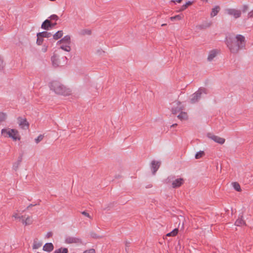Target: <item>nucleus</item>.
Instances as JSON below:
<instances>
[{"instance_id": "nucleus-1", "label": "nucleus", "mask_w": 253, "mask_h": 253, "mask_svg": "<svg viewBox=\"0 0 253 253\" xmlns=\"http://www.w3.org/2000/svg\"><path fill=\"white\" fill-rule=\"evenodd\" d=\"M225 42L230 51L232 53H237L246 46L245 37L242 35H237L235 37L231 35L226 36Z\"/></svg>"}, {"instance_id": "nucleus-2", "label": "nucleus", "mask_w": 253, "mask_h": 253, "mask_svg": "<svg viewBox=\"0 0 253 253\" xmlns=\"http://www.w3.org/2000/svg\"><path fill=\"white\" fill-rule=\"evenodd\" d=\"M49 87L51 90L58 94L66 96L70 94L71 90L67 88L60 82L54 81L50 83Z\"/></svg>"}, {"instance_id": "nucleus-3", "label": "nucleus", "mask_w": 253, "mask_h": 253, "mask_svg": "<svg viewBox=\"0 0 253 253\" xmlns=\"http://www.w3.org/2000/svg\"><path fill=\"white\" fill-rule=\"evenodd\" d=\"M207 94V90L204 87H200L193 93L190 98V102L195 104L199 102L202 98H205Z\"/></svg>"}, {"instance_id": "nucleus-4", "label": "nucleus", "mask_w": 253, "mask_h": 253, "mask_svg": "<svg viewBox=\"0 0 253 253\" xmlns=\"http://www.w3.org/2000/svg\"><path fill=\"white\" fill-rule=\"evenodd\" d=\"M1 133L4 137L8 136L14 141L20 140L18 132L15 129L3 128L1 129Z\"/></svg>"}, {"instance_id": "nucleus-5", "label": "nucleus", "mask_w": 253, "mask_h": 253, "mask_svg": "<svg viewBox=\"0 0 253 253\" xmlns=\"http://www.w3.org/2000/svg\"><path fill=\"white\" fill-rule=\"evenodd\" d=\"M168 182H171L172 187L174 188L180 186L183 182V179L181 178L175 179L173 176H169L167 179Z\"/></svg>"}, {"instance_id": "nucleus-6", "label": "nucleus", "mask_w": 253, "mask_h": 253, "mask_svg": "<svg viewBox=\"0 0 253 253\" xmlns=\"http://www.w3.org/2000/svg\"><path fill=\"white\" fill-rule=\"evenodd\" d=\"M225 12L227 14L233 17L235 19L240 18L242 15V12L240 10L232 8H226Z\"/></svg>"}, {"instance_id": "nucleus-7", "label": "nucleus", "mask_w": 253, "mask_h": 253, "mask_svg": "<svg viewBox=\"0 0 253 253\" xmlns=\"http://www.w3.org/2000/svg\"><path fill=\"white\" fill-rule=\"evenodd\" d=\"M207 136L215 142L220 144H223L225 141L224 138L215 135L211 133H208L207 134Z\"/></svg>"}, {"instance_id": "nucleus-8", "label": "nucleus", "mask_w": 253, "mask_h": 253, "mask_svg": "<svg viewBox=\"0 0 253 253\" xmlns=\"http://www.w3.org/2000/svg\"><path fill=\"white\" fill-rule=\"evenodd\" d=\"M183 109V107L181 103L179 101H176L173 102L172 107L171 111L172 114H175L177 113L181 112Z\"/></svg>"}, {"instance_id": "nucleus-9", "label": "nucleus", "mask_w": 253, "mask_h": 253, "mask_svg": "<svg viewBox=\"0 0 253 253\" xmlns=\"http://www.w3.org/2000/svg\"><path fill=\"white\" fill-rule=\"evenodd\" d=\"M65 243L66 244H81L82 243V240L77 237L67 236L65 239Z\"/></svg>"}, {"instance_id": "nucleus-10", "label": "nucleus", "mask_w": 253, "mask_h": 253, "mask_svg": "<svg viewBox=\"0 0 253 253\" xmlns=\"http://www.w3.org/2000/svg\"><path fill=\"white\" fill-rule=\"evenodd\" d=\"M160 165L161 162L160 161H156L155 160H153L151 162V169L153 175L155 174V173L160 168Z\"/></svg>"}, {"instance_id": "nucleus-11", "label": "nucleus", "mask_w": 253, "mask_h": 253, "mask_svg": "<svg viewBox=\"0 0 253 253\" xmlns=\"http://www.w3.org/2000/svg\"><path fill=\"white\" fill-rule=\"evenodd\" d=\"M51 22L49 19H46L44 20L42 25L41 28L45 30H48L51 29Z\"/></svg>"}, {"instance_id": "nucleus-12", "label": "nucleus", "mask_w": 253, "mask_h": 253, "mask_svg": "<svg viewBox=\"0 0 253 253\" xmlns=\"http://www.w3.org/2000/svg\"><path fill=\"white\" fill-rule=\"evenodd\" d=\"M18 119L20 121L19 125L22 128L25 129L28 127L29 124L26 119H23L21 117H19Z\"/></svg>"}, {"instance_id": "nucleus-13", "label": "nucleus", "mask_w": 253, "mask_h": 253, "mask_svg": "<svg viewBox=\"0 0 253 253\" xmlns=\"http://www.w3.org/2000/svg\"><path fill=\"white\" fill-rule=\"evenodd\" d=\"M70 36L69 35H66L60 40L58 41L57 42V44H58L62 43H64L65 44H70Z\"/></svg>"}, {"instance_id": "nucleus-14", "label": "nucleus", "mask_w": 253, "mask_h": 253, "mask_svg": "<svg viewBox=\"0 0 253 253\" xmlns=\"http://www.w3.org/2000/svg\"><path fill=\"white\" fill-rule=\"evenodd\" d=\"M54 249V246L51 243H46L43 247V250L47 252H51Z\"/></svg>"}, {"instance_id": "nucleus-15", "label": "nucleus", "mask_w": 253, "mask_h": 253, "mask_svg": "<svg viewBox=\"0 0 253 253\" xmlns=\"http://www.w3.org/2000/svg\"><path fill=\"white\" fill-rule=\"evenodd\" d=\"M51 60L52 63L54 67H57L59 66V59L57 55H54L51 58Z\"/></svg>"}, {"instance_id": "nucleus-16", "label": "nucleus", "mask_w": 253, "mask_h": 253, "mask_svg": "<svg viewBox=\"0 0 253 253\" xmlns=\"http://www.w3.org/2000/svg\"><path fill=\"white\" fill-rule=\"evenodd\" d=\"M220 10V7L219 6H215L213 8H212L211 11V12L210 15L211 17H213L216 16L217 13L219 12Z\"/></svg>"}, {"instance_id": "nucleus-17", "label": "nucleus", "mask_w": 253, "mask_h": 253, "mask_svg": "<svg viewBox=\"0 0 253 253\" xmlns=\"http://www.w3.org/2000/svg\"><path fill=\"white\" fill-rule=\"evenodd\" d=\"M217 52L215 50H212L209 52L208 60L211 61L216 55Z\"/></svg>"}, {"instance_id": "nucleus-18", "label": "nucleus", "mask_w": 253, "mask_h": 253, "mask_svg": "<svg viewBox=\"0 0 253 253\" xmlns=\"http://www.w3.org/2000/svg\"><path fill=\"white\" fill-rule=\"evenodd\" d=\"M243 216L241 215L240 217H239V218L236 220L235 225L237 226H240L243 225H245V222L243 219Z\"/></svg>"}, {"instance_id": "nucleus-19", "label": "nucleus", "mask_w": 253, "mask_h": 253, "mask_svg": "<svg viewBox=\"0 0 253 253\" xmlns=\"http://www.w3.org/2000/svg\"><path fill=\"white\" fill-rule=\"evenodd\" d=\"M33 220L32 216H28L26 219H22V223L25 225H30L33 223Z\"/></svg>"}, {"instance_id": "nucleus-20", "label": "nucleus", "mask_w": 253, "mask_h": 253, "mask_svg": "<svg viewBox=\"0 0 253 253\" xmlns=\"http://www.w3.org/2000/svg\"><path fill=\"white\" fill-rule=\"evenodd\" d=\"M63 35V31H58L56 33H55L54 35H53V38L55 40H57L61 38Z\"/></svg>"}, {"instance_id": "nucleus-21", "label": "nucleus", "mask_w": 253, "mask_h": 253, "mask_svg": "<svg viewBox=\"0 0 253 253\" xmlns=\"http://www.w3.org/2000/svg\"><path fill=\"white\" fill-rule=\"evenodd\" d=\"M38 35L43 38H49L52 36V34L47 31H43L38 33Z\"/></svg>"}, {"instance_id": "nucleus-22", "label": "nucleus", "mask_w": 253, "mask_h": 253, "mask_svg": "<svg viewBox=\"0 0 253 253\" xmlns=\"http://www.w3.org/2000/svg\"><path fill=\"white\" fill-rule=\"evenodd\" d=\"M21 161H22V156H20L18 158L17 161L16 162L14 163L13 165L12 168L14 170H17Z\"/></svg>"}, {"instance_id": "nucleus-23", "label": "nucleus", "mask_w": 253, "mask_h": 253, "mask_svg": "<svg viewBox=\"0 0 253 253\" xmlns=\"http://www.w3.org/2000/svg\"><path fill=\"white\" fill-rule=\"evenodd\" d=\"M177 118L181 121L186 120L188 118L187 114L186 112L181 111L177 116Z\"/></svg>"}, {"instance_id": "nucleus-24", "label": "nucleus", "mask_w": 253, "mask_h": 253, "mask_svg": "<svg viewBox=\"0 0 253 253\" xmlns=\"http://www.w3.org/2000/svg\"><path fill=\"white\" fill-rule=\"evenodd\" d=\"M193 1H188L187 2H186L185 4H184L183 5H182L180 9H179V11H183L184 10H185L189 5L192 4L193 3Z\"/></svg>"}, {"instance_id": "nucleus-25", "label": "nucleus", "mask_w": 253, "mask_h": 253, "mask_svg": "<svg viewBox=\"0 0 253 253\" xmlns=\"http://www.w3.org/2000/svg\"><path fill=\"white\" fill-rule=\"evenodd\" d=\"M69 45L67 44H63L60 46V48L64 51L69 52L71 50V47Z\"/></svg>"}, {"instance_id": "nucleus-26", "label": "nucleus", "mask_w": 253, "mask_h": 253, "mask_svg": "<svg viewBox=\"0 0 253 253\" xmlns=\"http://www.w3.org/2000/svg\"><path fill=\"white\" fill-rule=\"evenodd\" d=\"M211 22H206L205 23H203L202 25H201L199 26V28L201 29H205L208 27H210L211 25Z\"/></svg>"}, {"instance_id": "nucleus-27", "label": "nucleus", "mask_w": 253, "mask_h": 253, "mask_svg": "<svg viewBox=\"0 0 253 253\" xmlns=\"http://www.w3.org/2000/svg\"><path fill=\"white\" fill-rule=\"evenodd\" d=\"M178 230L177 228L174 229L172 231L168 233L166 235L167 236H175L178 233Z\"/></svg>"}, {"instance_id": "nucleus-28", "label": "nucleus", "mask_w": 253, "mask_h": 253, "mask_svg": "<svg viewBox=\"0 0 253 253\" xmlns=\"http://www.w3.org/2000/svg\"><path fill=\"white\" fill-rule=\"evenodd\" d=\"M233 186L235 190L237 191H240L241 190L240 185L237 182H233L232 183Z\"/></svg>"}, {"instance_id": "nucleus-29", "label": "nucleus", "mask_w": 253, "mask_h": 253, "mask_svg": "<svg viewBox=\"0 0 253 253\" xmlns=\"http://www.w3.org/2000/svg\"><path fill=\"white\" fill-rule=\"evenodd\" d=\"M204 155V152L203 151H200L198 152L195 156V157L196 159H199L202 157V156Z\"/></svg>"}, {"instance_id": "nucleus-30", "label": "nucleus", "mask_w": 253, "mask_h": 253, "mask_svg": "<svg viewBox=\"0 0 253 253\" xmlns=\"http://www.w3.org/2000/svg\"><path fill=\"white\" fill-rule=\"evenodd\" d=\"M7 117L6 114L3 112H0V122L4 121Z\"/></svg>"}, {"instance_id": "nucleus-31", "label": "nucleus", "mask_w": 253, "mask_h": 253, "mask_svg": "<svg viewBox=\"0 0 253 253\" xmlns=\"http://www.w3.org/2000/svg\"><path fill=\"white\" fill-rule=\"evenodd\" d=\"M56 250L59 253H68V250L67 248H60Z\"/></svg>"}, {"instance_id": "nucleus-32", "label": "nucleus", "mask_w": 253, "mask_h": 253, "mask_svg": "<svg viewBox=\"0 0 253 253\" xmlns=\"http://www.w3.org/2000/svg\"><path fill=\"white\" fill-rule=\"evenodd\" d=\"M80 34L84 35H90L91 31L88 29H84L80 31Z\"/></svg>"}, {"instance_id": "nucleus-33", "label": "nucleus", "mask_w": 253, "mask_h": 253, "mask_svg": "<svg viewBox=\"0 0 253 253\" xmlns=\"http://www.w3.org/2000/svg\"><path fill=\"white\" fill-rule=\"evenodd\" d=\"M37 36L38 37L37 40V43L38 45H41L43 41V38L42 37L39 36L38 33H37Z\"/></svg>"}, {"instance_id": "nucleus-34", "label": "nucleus", "mask_w": 253, "mask_h": 253, "mask_svg": "<svg viewBox=\"0 0 253 253\" xmlns=\"http://www.w3.org/2000/svg\"><path fill=\"white\" fill-rule=\"evenodd\" d=\"M51 20L57 21L59 19L58 16L56 14H52L48 17Z\"/></svg>"}, {"instance_id": "nucleus-35", "label": "nucleus", "mask_w": 253, "mask_h": 253, "mask_svg": "<svg viewBox=\"0 0 253 253\" xmlns=\"http://www.w3.org/2000/svg\"><path fill=\"white\" fill-rule=\"evenodd\" d=\"M43 138V135L40 134L37 138L35 139V142L38 144L41 141Z\"/></svg>"}, {"instance_id": "nucleus-36", "label": "nucleus", "mask_w": 253, "mask_h": 253, "mask_svg": "<svg viewBox=\"0 0 253 253\" xmlns=\"http://www.w3.org/2000/svg\"><path fill=\"white\" fill-rule=\"evenodd\" d=\"M171 20H181L182 18V16L180 15H177L173 17H171Z\"/></svg>"}, {"instance_id": "nucleus-37", "label": "nucleus", "mask_w": 253, "mask_h": 253, "mask_svg": "<svg viewBox=\"0 0 253 253\" xmlns=\"http://www.w3.org/2000/svg\"><path fill=\"white\" fill-rule=\"evenodd\" d=\"M41 245H42V243H34V245H33V248L35 249H38Z\"/></svg>"}, {"instance_id": "nucleus-38", "label": "nucleus", "mask_w": 253, "mask_h": 253, "mask_svg": "<svg viewBox=\"0 0 253 253\" xmlns=\"http://www.w3.org/2000/svg\"><path fill=\"white\" fill-rule=\"evenodd\" d=\"M83 253H95V251L93 249H90L85 251Z\"/></svg>"}, {"instance_id": "nucleus-39", "label": "nucleus", "mask_w": 253, "mask_h": 253, "mask_svg": "<svg viewBox=\"0 0 253 253\" xmlns=\"http://www.w3.org/2000/svg\"><path fill=\"white\" fill-rule=\"evenodd\" d=\"M248 5H247V4H244L243 5V7H242V11L243 12H246L247 11V10L248 9Z\"/></svg>"}, {"instance_id": "nucleus-40", "label": "nucleus", "mask_w": 253, "mask_h": 253, "mask_svg": "<svg viewBox=\"0 0 253 253\" xmlns=\"http://www.w3.org/2000/svg\"><path fill=\"white\" fill-rule=\"evenodd\" d=\"M13 217H14L16 219H21L23 217V216H18L17 213H15L13 215Z\"/></svg>"}, {"instance_id": "nucleus-41", "label": "nucleus", "mask_w": 253, "mask_h": 253, "mask_svg": "<svg viewBox=\"0 0 253 253\" xmlns=\"http://www.w3.org/2000/svg\"><path fill=\"white\" fill-rule=\"evenodd\" d=\"M248 18H253V9L250 11L248 14Z\"/></svg>"}, {"instance_id": "nucleus-42", "label": "nucleus", "mask_w": 253, "mask_h": 253, "mask_svg": "<svg viewBox=\"0 0 253 253\" xmlns=\"http://www.w3.org/2000/svg\"><path fill=\"white\" fill-rule=\"evenodd\" d=\"M47 46H46L45 45H44L42 48V51L43 52H45L47 51Z\"/></svg>"}, {"instance_id": "nucleus-43", "label": "nucleus", "mask_w": 253, "mask_h": 253, "mask_svg": "<svg viewBox=\"0 0 253 253\" xmlns=\"http://www.w3.org/2000/svg\"><path fill=\"white\" fill-rule=\"evenodd\" d=\"M182 0H171L170 2L176 4L177 3H180Z\"/></svg>"}, {"instance_id": "nucleus-44", "label": "nucleus", "mask_w": 253, "mask_h": 253, "mask_svg": "<svg viewBox=\"0 0 253 253\" xmlns=\"http://www.w3.org/2000/svg\"><path fill=\"white\" fill-rule=\"evenodd\" d=\"M82 213L84 215V216H86V217H88V218H90V216L89 215V214L86 212V211H84L82 212Z\"/></svg>"}, {"instance_id": "nucleus-45", "label": "nucleus", "mask_w": 253, "mask_h": 253, "mask_svg": "<svg viewBox=\"0 0 253 253\" xmlns=\"http://www.w3.org/2000/svg\"><path fill=\"white\" fill-rule=\"evenodd\" d=\"M91 236L94 238H97L98 236H97V235L94 233H92L91 234Z\"/></svg>"}, {"instance_id": "nucleus-46", "label": "nucleus", "mask_w": 253, "mask_h": 253, "mask_svg": "<svg viewBox=\"0 0 253 253\" xmlns=\"http://www.w3.org/2000/svg\"><path fill=\"white\" fill-rule=\"evenodd\" d=\"M51 236H52V233L51 232H48L47 233L46 237L47 238H49Z\"/></svg>"}, {"instance_id": "nucleus-47", "label": "nucleus", "mask_w": 253, "mask_h": 253, "mask_svg": "<svg viewBox=\"0 0 253 253\" xmlns=\"http://www.w3.org/2000/svg\"><path fill=\"white\" fill-rule=\"evenodd\" d=\"M37 205V204H30L27 208V209H29V208L31 207H33V206H36Z\"/></svg>"}, {"instance_id": "nucleus-48", "label": "nucleus", "mask_w": 253, "mask_h": 253, "mask_svg": "<svg viewBox=\"0 0 253 253\" xmlns=\"http://www.w3.org/2000/svg\"><path fill=\"white\" fill-rule=\"evenodd\" d=\"M56 24H57L56 23H51V28L52 29V28H53Z\"/></svg>"}, {"instance_id": "nucleus-49", "label": "nucleus", "mask_w": 253, "mask_h": 253, "mask_svg": "<svg viewBox=\"0 0 253 253\" xmlns=\"http://www.w3.org/2000/svg\"><path fill=\"white\" fill-rule=\"evenodd\" d=\"M129 244H130V242H129L126 241V247H128V246H129Z\"/></svg>"}, {"instance_id": "nucleus-50", "label": "nucleus", "mask_w": 253, "mask_h": 253, "mask_svg": "<svg viewBox=\"0 0 253 253\" xmlns=\"http://www.w3.org/2000/svg\"><path fill=\"white\" fill-rule=\"evenodd\" d=\"M176 126H177V124H174L171 126V127H174Z\"/></svg>"}, {"instance_id": "nucleus-51", "label": "nucleus", "mask_w": 253, "mask_h": 253, "mask_svg": "<svg viewBox=\"0 0 253 253\" xmlns=\"http://www.w3.org/2000/svg\"><path fill=\"white\" fill-rule=\"evenodd\" d=\"M58 253V252H57V251H56V250H55V251L54 252V253Z\"/></svg>"}, {"instance_id": "nucleus-52", "label": "nucleus", "mask_w": 253, "mask_h": 253, "mask_svg": "<svg viewBox=\"0 0 253 253\" xmlns=\"http://www.w3.org/2000/svg\"><path fill=\"white\" fill-rule=\"evenodd\" d=\"M126 252H128L126 248Z\"/></svg>"}]
</instances>
